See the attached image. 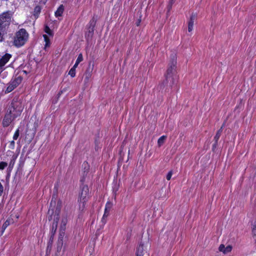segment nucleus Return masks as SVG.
I'll return each instance as SVG.
<instances>
[{"label":"nucleus","mask_w":256,"mask_h":256,"mask_svg":"<svg viewBox=\"0 0 256 256\" xmlns=\"http://www.w3.org/2000/svg\"><path fill=\"white\" fill-rule=\"evenodd\" d=\"M176 56L172 53L170 56V61L168 64L166 72L165 74V80L160 85V89H163L165 86L172 87L176 80Z\"/></svg>","instance_id":"1"},{"label":"nucleus","mask_w":256,"mask_h":256,"mask_svg":"<svg viewBox=\"0 0 256 256\" xmlns=\"http://www.w3.org/2000/svg\"><path fill=\"white\" fill-rule=\"evenodd\" d=\"M24 109L22 101L18 98H14L8 108V111L14 114V117H18L21 114Z\"/></svg>","instance_id":"2"},{"label":"nucleus","mask_w":256,"mask_h":256,"mask_svg":"<svg viewBox=\"0 0 256 256\" xmlns=\"http://www.w3.org/2000/svg\"><path fill=\"white\" fill-rule=\"evenodd\" d=\"M28 34L24 28H21L16 33L14 44L16 47L23 46L27 41Z\"/></svg>","instance_id":"3"},{"label":"nucleus","mask_w":256,"mask_h":256,"mask_svg":"<svg viewBox=\"0 0 256 256\" xmlns=\"http://www.w3.org/2000/svg\"><path fill=\"white\" fill-rule=\"evenodd\" d=\"M13 12L10 10L4 12L0 14V27L6 30L12 21Z\"/></svg>","instance_id":"4"},{"label":"nucleus","mask_w":256,"mask_h":256,"mask_svg":"<svg viewBox=\"0 0 256 256\" xmlns=\"http://www.w3.org/2000/svg\"><path fill=\"white\" fill-rule=\"evenodd\" d=\"M89 188L87 185H84L81 188V192L80 195V210L83 211L86 208V204L88 200V194Z\"/></svg>","instance_id":"5"},{"label":"nucleus","mask_w":256,"mask_h":256,"mask_svg":"<svg viewBox=\"0 0 256 256\" xmlns=\"http://www.w3.org/2000/svg\"><path fill=\"white\" fill-rule=\"evenodd\" d=\"M96 24V20L93 18L89 23L88 31L86 33V38L88 41L90 40L94 35V29Z\"/></svg>","instance_id":"6"},{"label":"nucleus","mask_w":256,"mask_h":256,"mask_svg":"<svg viewBox=\"0 0 256 256\" xmlns=\"http://www.w3.org/2000/svg\"><path fill=\"white\" fill-rule=\"evenodd\" d=\"M22 78L21 76H18L14 80L10 81L8 86L7 87L5 93H9L12 91L16 87H17L22 82Z\"/></svg>","instance_id":"7"},{"label":"nucleus","mask_w":256,"mask_h":256,"mask_svg":"<svg viewBox=\"0 0 256 256\" xmlns=\"http://www.w3.org/2000/svg\"><path fill=\"white\" fill-rule=\"evenodd\" d=\"M16 118L17 117H14V114H12V113H10V112L8 110L2 120L3 126L8 127Z\"/></svg>","instance_id":"8"},{"label":"nucleus","mask_w":256,"mask_h":256,"mask_svg":"<svg viewBox=\"0 0 256 256\" xmlns=\"http://www.w3.org/2000/svg\"><path fill=\"white\" fill-rule=\"evenodd\" d=\"M60 212V208H56V212H58V214L56 216V217L54 218V222H52V229H51V236H54V235L56 234V231L58 224V221L59 220L58 217V214Z\"/></svg>","instance_id":"9"},{"label":"nucleus","mask_w":256,"mask_h":256,"mask_svg":"<svg viewBox=\"0 0 256 256\" xmlns=\"http://www.w3.org/2000/svg\"><path fill=\"white\" fill-rule=\"evenodd\" d=\"M12 55L9 54H6L0 59V70H3V66L8 62Z\"/></svg>","instance_id":"10"},{"label":"nucleus","mask_w":256,"mask_h":256,"mask_svg":"<svg viewBox=\"0 0 256 256\" xmlns=\"http://www.w3.org/2000/svg\"><path fill=\"white\" fill-rule=\"evenodd\" d=\"M64 228H63L62 226L61 228H60V233H59V236H58V246H62L63 244V240H64Z\"/></svg>","instance_id":"11"},{"label":"nucleus","mask_w":256,"mask_h":256,"mask_svg":"<svg viewBox=\"0 0 256 256\" xmlns=\"http://www.w3.org/2000/svg\"><path fill=\"white\" fill-rule=\"evenodd\" d=\"M218 250L220 252H222L224 254H226L231 252L232 246L229 245L226 247H225L224 244H222L220 246Z\"/></svg>","instance_id":"12"},{"label":"nucleus","mask_w":256,"mask_h":256,"mask_svg":"<svg viewBox=\"0 0 256 256\" xmlns=\"http://www.w3.org/2000/svg\"><path fill=\"white\" fill-rule=\"evenodd\" d=\"M144 254V244L140 242V244L136 248L135 256H143Z\"/></svg>","instance_id":"13"},{"label":"nucleus","mask_w":256,"mask_h":256,"mask_svg":"<svg viewBox=\"0 0 256 256\" xmlns=\"http://www.w3.org/2000/svg\"><path fill=\"white\" fill-rule=\"evenodd\" d=\"M82 169L84 172V176L87 175L90 169V166L86 162H84L82 165Z\"/></svg>","instance_id":"14"},{"label":"nucleus","mask_w":256,"mask_h":256,"mask_svg":"<svg viewBox=\"0 0 256 256\" xmlns=\"http://www.w3.org/2000/svg\"><path fill=\"white\" fill-rule=\"evenodd\" d=\"M64 10V7L63 5H60L56 11L55 12V16H62V14H63Z\"/></svg>","instance_id":"15"},{"label":"nucleus","mask_w":256,"mask_h":256,"mask_svg":"<svg viewBox=\"0 0 256 256\" xmlns=\"http://www.w3.org/2000/svg\"><path fill=\"white\" fill-rule=\"evenodd\" d=\"M42 10V8L40 6H36L34 8V16L36 18H37L40 12Z\"/></svg>","instance_id":"16"},{"label":"nucleus","mask_w":256,"mask_h":256,"mask_svg":"<svg viewBox=\"0 0 256 256\" xmlns=\"http://www.w3.org/2000/svg\"><path fill=\"white\" fill-rule=\"evenodd\" d=\"M166 138V136H160L158 140V144L159 147L161 146L164 142Z\"/></svg>","instance_id":"17"},{"label":"nucleus","mask_w":256,"mask_h":256,"mask_svg":"<svg viewBox=\"0 0 256 256\" xmlns=\"http://www.w3.org/2000/svg\"><path fill=\"white\" fill-rule=\"evenodd\" d=\"M120 180H118V177H114V189L116 190H118V186H119V182Z\"/></svg>","instance_id":"18"},{"label":"nucleus","mask_w":256,"mask_h":256,"mask_svg":"<svg viewBox=\"0 0 256 256\" xmlns=\"http://www.w3.org/2000/svg\"><path fill=\"white\" fill-rule=\"evenodd\" d=\"M10 222L8 220H6L2 227L1 235L3 234L6 228L10 225Z\"/></svg>","instance_id":"19"},{"label":"nucleus","mask_w":256,"mask_h":256,"mask_svg":"<svg viewBox=\"0 0 256 256\" xmlns=\"http://www.w3.org/2000/svg\"><path fill=\"white\" fill-rule=\"evenodd\" d=\"M224 124H223L222 126H224ZM222 126L220 128L217 132L215 136L214 137V140L215 141H218L220 135H221V134H222Z\"/></svg>","instance_id":"20"},{"label":"nucleus","mask_w":256,"mask_h":256,"mask_svg":"<svg viewBox=\"0 0 256 256\" xmlns=\"http://www.w3.org/2000/svg\"><path fill=\"white\" fill-rule=\"evenodd\" d=\"M53 240H54V236H50V240L48 242V246H47V251L50 250L51 248H52V242H53Z\"/></svg>","instance_id":"21"},{"label":"nucleus","mask_w":256,"mask_h":256,"mask_svg":"<svg viewBox=\"0 0 256 256\" xmlns=\"http://www.w3.org/2000/svg\"><path fill=\"white\" fill-rule=\"evenodd\" d=\"M44 32L50 36H52L53 34L52 30L48 26H45Z\"/></svg>","instance_id":"22"},{"label":"nucleus","mask_w":256,"mask_h":256,"mask_svg":"<svg viewBox=\"0 0 256 256\" xmlns=\"http://www.w3.org/2000/svg\"><path fill=\"white\" fill-rule=\"evenodd\" d=\"M67 223V218H63L62 220L60 227L62 226V228H64V230L66 229V226Z\"/></svg>","instance_id":"23"},{"label":"nucleus","mask_w":256,"mask_h":256,"mask_svg":"<svg viewBox=\"0 0 256 256\" xmlns=\"http://www.w3.org/2000/svg\"><path fill=\"white\" fill-rule=\"evenodd\" d=\"M6 29L2 28L1 27H0V42L3 40V33L6 31Z\"/></svg>","instance_id":"24"},{"label":"nucleus","mask_w":256,"mask_h":256,"mask_svg":"<svg viewBox=\"0 0 256 256\" xmlns=\"http://www.w3.org/2000/svg\"><path fill=\"white\" fill-rule=\"evenodd\" d=\"M194 24V22L192 21H189L188 24V30L189 32H190L192 30Z\"/></svg>","instance_id":"25"},{"label":"nucleus","mask_w":256,"mask_h":256,"mask_svg":"<svg viewBox=\"0 0 256 256\" xmlns=\"http://www.w3.org/2000/svg\"><path fill=\"white\" fill-rule=\"evenodd\" d=\"M94 64L91 66L90 63H89L88 66L87 68L86 72L90 73L92 74V70H93Z\"/></svg>","instance_id":"26"},{"label":"nucleus","mask_w":256,"mask_h":256,"mask_svg":"<svg viewBox=\"0 0 256 256\" xmlns=\"http://www.w3.org/2000/svg\"><path fill=\"white\" fill-rule=\"evenodd\" d=\"M68 74L72 77L74 78L76 76V70L74 68H72L68 72Z\"/></svg>","instance_id":"27"},{"label":"nucleus","mask_w":256,"mask_h":256,"mask_svg":"<svg viewBox=\"0 0 256 256\" xmlns=\"http://www.w3.org/2000/svg\"><path fill=\"white\" fill-rule=\"evenodd\" d=\"M44 38L45 42H46V45L45 46H50V40L48 36L46 34H44Z\"/></svg>","instance_id":"28"},{"label":"nucleus","mask_w":256,"mask_h":256,"mask_svg":"<svg viewBox=\"0 0 256 256\" xmlns=\"http://www.w3.org/2000/svg\"><path fill=\"white\" fill-rule=\"evenodd\" d=\"M20 135V130L19 128L17 129L16 130L15 132L14 135L13 136V139L14 140H16L18 138V136Z\"/></svg>","instance_id":"29"},{"label":"nucleus","mask_w":256,"mask_h":256,"mask_svg":"<svg viewBox=\"0 0 256 256\" xmlns=\"http://www.w3.org/2000/svg\"><path fill=\"white\" fill-rule=\"evenodd\" d=\"M8 166V164L6 162H0V170H4Z\"/></svg>","instance_id":"30"},{"label":"nucleus","mask_w":256,"mask_h":256,"mask_svg":"<svg viewBox=\"0 0 256 256\" xmlns=\"http://www.w3.org/2000/svg\"><path fill=\"white\" fill-rule=\"evenodd\" d=\"M83 60V56L82 54H80L78 56V57L76 59V62L78 63H80L81 62H82Z\"/></svg>","instance_id":"31"},{"label":"nucleus","mask_w":256,"mask_h":256,"mask_svg":"<svg viewBox=\"0 0 256 256\" xmlns=\"http://www.w3.org/2000/svg\"><path fill=\"white\" fill-rule=\"evenodd\" d=\"M108 213H104V216H103V217L102 218V223L104 224H105L106 222V218L108 217Z\"/></svg>","instance_id":"32"},{"label":"nucleus","mask_w":256,"mask_h":256,"mask_svg":"<svg viewBox=\"0 0 256 256\" xmlns=\"http://www.w3.org/2000/svg\"><path fill=\"white\" fill-rule=\"evenodd\" d=\"M108 213H104V216H103V217L102 218V223L104 224H105L106 222V218L108 217Z\"/></svg>","instance_id":"33"},{"label":"nucleus","mask_w":256,"mask_h":256,"mask_svg":"<svg viewBox=\"0 0 256 256\" xmlns=\"http://www.w3.org/2000/svg\"><path fill=\"white\" fill-rule=\"evenodd\" d=\"M175 1H172V0H170L168 4V11H170V9L172 8V4Z\"/></svg>","instance_id":"34"},{"label":"nucleus","mask_w":256,"mask_h":256,"mask_svg":"<svg viewBox=\"0 0 256 256\" xmlns=\"http://www.w3.org/2000/svg\"><path fill=\"white\" fill-rule=\"evenodd\" d=\"M112 204L111 202H106V208L107 209L110 210L112 208Z\"/></svg>","instance_id":"35"},{"label":"nucleus","mask_w":256,"mask_h":256,"mask_svg":"<svg viewBox=\"0 0 256 256\" xmlns=\"http://www.w3.org/2000/svg\"><path fill=\"white\" fill-rule=\"evenodd\" d=\"M196 14H192V15L190 16V21H192V22H194V20L196 19Z\"/></svg>","instance_id":"36"},{"label":"nucleus","mask_w":256,"mask_h":256,"mask_svg":"<svg viewBox=\"0 0 256 256\" xmlns=\"http://www.w3.org/2000/svg\"><path fill=\"white\" fill-rule=\"evenodd\" d=\"M172 174H176V172L172 170L167 174L166 176H172Z\"/></svg>","instance_id":"37"},{"label":"nucleus","mask_w":256,"mask_h":256,"mask_svg":"<svg viewBox=\"0 0 256 256\" xmlns=\"http://www.w3.org/2000/svg\"><path fill=\"white\" fill-rule=\"evenodd\" d=\"M92 76V74H90V73H87V72H86L85 73V76H86V80H88L89 78L91 76Z\"/></svg>","instance_id":"38"},{"label":"nucleus","mask_w":256,"mask_h":256,"mask_svg":"<svg viewBox=\"0 0 256 256\" xmlns=\"http://www.w3.org/2000/svg\"><path fill=\"white\" fill-rule=\"evenodd\" d=\"M252 232L254 236H256V225H254L252 227Z\"/></svg>","instance_id":"39"},{"label":"nucleus","mask_w":256,"mask_h":256,"mask_svg":"<svg viewBox=\"0 0 256 256\" xmlns=\"http://www.w3.org/2000/svg\"><path fill=\"white\" fill-rule=\"evenodd\" d=\"M15 142L14 140H12L10 142V146L12 148H14V147Z\"/></svg>","instance_id":"40"},{"label":"nucleus","mask_w":256,"mask_h":256,"mask_svg":"<svg viewBox=\"0 0 256 256\" xmlns=\"http://www.w3.org/2000/svg\"><path fill=\"white\" fill-rule=\"evenodd\" d=\"M140 22H141V19H140V18H138L137 20V21L136 22V26H139L140 24Z\"/></svg>","instance_id":"41"},{"label":"nucleus","mask_w":256,"mask_h":256,"mask_svg":"<svg viewBox=\"0 0 256 256\" xmlns=\"http://www.w3.org/2000/svg\"><path fill=\"white\" fill-rule=\"evenodd\" d=\"M78 64L79 63L76 62L75 64H74L72 68H74V69L76 70V68L78 66Z\"/></svg>","instance_id":"42"},{"label":"nucleus","mask_w":256,"mask_h":256,"mask_svg":"<svg viewBox=\"0 0 256 256\" xmlns=\"http://www.w3.org/2000/svg\"><path fill=\"white\" fill-rule=\"evenodd\" d=\"M218 145V141H215L214 144H213V148H216Z\"/></svg>","instance_id":"43"},{"label":"nucleus","mask_w":256,"mask_h":256,"mask_svg":"<svg viewBox=\"0 0 256 256\" xmlns=\"http://www.w3.org/2000/svg\"><path fill=\"white\" fill-rule=\"evenodd\" d=\"M110 210L107 209L106 208H105L104 212L105 213H108Z\"/></svg>","instance_id":"44"},{"label":"nucleus","mask_w":256,"mask_h":256,"mask_svg":"<svg viewBox=\"0 0 256 256\" xmlns=\"http://www.w3.org/2000/svg\"><path fill=\"white\" fill-rule=\"evenodd\" d=\"M110 210L107 209L106 208H105L104 212L105 213H108Z\"/></svg>","instance_id":"45"},{"label":"nucleus","mask_w":256,"mask_h":256,"mask_svg":"<svg viewBox=\"0 0 256 256\" xmlns=\"http://www.w3.org/2000/svg\"><path fill=\"white\" fill-rule=\"evenodd\" d=\"M80 182H81L82 183V184H83V183H84V178H82L80 180Z\"/></svg>","instance_id":"46"},{"label":"nucleus","mask_w":256,"mask_h":256,"mask_svg":"<svg viewBox=\"0 0 256 256\" xmlns=\"http://www.w3.org/2000/svg\"><path fill=\"white\" fill-rule=\"evenodd\" d=\"M171 177H166V178L168 180H170Z\"/></svg>","instance_id":"47"},{"label":"nucleus","mask_w":256,"mask_h":256,"mask_svg":"<svg viewBox=\"0 0 256 256\" xmlns=\"http://www.w3.org/2000/svg\"><path fill=\"white\" fill-rule=\"evenodd\" d=\"M254 225H256V222H254Z\"/></svg>","instance_id":"48"},{"label":"nucleus","mask_w":256,"mask_h":256,"mask_svg":"<svg viewBox=\"0 0 256 256\" xmlns=\"http://www.w3.org/2000/svg\"><path fill=\"white\" fill-rule=\"evenodd\" d=\"M176 0H172V1H175Z\"/></svg>","instance_id":"49"}]
</instances>
